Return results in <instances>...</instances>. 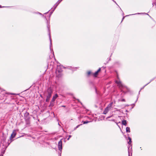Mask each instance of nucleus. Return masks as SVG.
Here are the masks:
<instances>
[{"mask_svg":"<svg viewBox=\"0 0 156 156\" xmlns=\"http://www.w3.org/2000/svg\"><path fill=\"white\" fill-rule=\"evenodd\" d=\"M52 93V89L51 87H48L47 89L44 92V95L46 97V102H48L51 97Z\"/></svg>","mask_w":156,"mask_h":156,"instance_id":"nucleus-1","label":"nucleus"},{"mask_svg":"<svg viewBox=\"0 0 156 156\" xmlns=\"http://www.w3.org/2000/svg\"><path fill=\"white\" fill-rule=\"evenodd\" d=\"M112 104L113 102H112L108 105L107 107L105 109V110L103 112V114H106L108 112V111L111 109Z\"/></svg>","mask_w":156,"mask_h":156,"instance_id":"nucleus-2","label":"nucleus"},{"mask_svg":"<svg viewBox=\"0 0 156 156\" xmlns=\"http://www.w3.org/2000/svg\"><path fill=\"white\" fill-rule=\"evenodd\" d=\"M115 83L118 84V86L120 89H123L125 88H127V87L124 85L120 80H116Z\"/></svg>","mask_w":156,"mask_h":156,"instance_id":"nucleus-3","label":"nucleus"},{"mask_svg":"<svg viewBox=\"0 0 156 156\" xmlns=\"http://www.w3.org/2000/svg\"><path fill=\"white\" fill-rule=\"evenodd\" d=\"M66 68V67L63 66H62L58 65L57 68L56 69V73H61L62 71V68Z\"/></svg>","mask_w":156,"mask_h":156,"instance_id":"nucleus-4","label":"nucleus"},{"mask_svg":"<svg viewBox=\"0 0 156 156\" xmlns=\"http://www.w3.org/2000/svg\"><path fill=\"white\" fill-rule=\"evenodd\" d=\"M46 20H47L46 19ZM47 27L49 33V39L50 41V48H51V35H50V26L49 24V22L48 23V21H47Z\"/></svg>","mask_w":156,"mask_h":156,"instance_id":"nucleus-5","label":"nucleus"},{"mask_svg":"<svg viewBox=\"0 0 156 156\" xmlns=\"http://www.w3.org/2000/svg\"><path fill=\"white\" fill-rule=\"evenodd\" d=\"M16 130H14L12 133L10 137V140H11L13 138H14L16 135Z\"/></svg>","mask_w":156,"mask_h":156,"instance_id":"nucleus-6","label":"nucleus"},{"mask_svg":"<svg viewBox=\"0 0 156 156\" xmlns=\"http://www.w3.org/2000/svg\"><path fill=\"white\" fill-rule=\"evenodd\" d=\"M62 141L61 140H60L58 142V148L59 150L61 151L62 149Z\"/></svg>","mask_w":156,"mask_h":156,"instance_id":"nucleus-7","label":"nucleus"},{"mask_svg":"<svg viewBox=\"0 0 156 156\" xmlns=\"http://www.w3.org/2000/svg\"><path fill=\"white\" fill-rule=\"evenodd\" d=\"M62 0H59L58 2L54 6V9H55L58 5L60 3V2H61Z\"/></svg>","mask_w":156,"mask_h":156,"instance_id":"nucleus-8","label":"nucleus"},{"mask_svg":"<svg viewBox=\"0 0 156 156\" xmlns=\"http://www.w3.org/2000/svg\"><path fill=\"white\" fill-rule=\"evenodd\" d=\"M58 96L57 94H55V95L53 96L51 101H52L54 102L55 100L58 97Z\"/></svg>","mask_w":156,"mask_h":156,"instance_id":"nucleus-9","label":"nucleus"},{"mask_svg":"<svg viewBox=\"0 0 156 156\" xmlns=\"http://www.w3.org/2000/svg\"><path fill=\"white\" fill-rule=\"evenodd\" d=\"M56 73V76L58 78L61 77L62 75V73Z\"/></svg>","mask_w":156,"mask_h":156,"instance_id":"nucleus-10","label":"nucleus"},{"mask_svg":"<svg viewBox=\"0 0 156 156\" xmlns=\"http://www.w3.org/2000/svg\"><path fill=\"white\" fill-rule=\"evenodd\" d=\"M54 101H51L50 102V104L49 105V107H53L54 106Z\"/></svg>","mask_w":156,"mask_h":156,"instance_id":"nucleus-11","label":"nucleus"},{"mask_svg":"<svg viewBox=\"0 0 156 156\" xmlns=\"http://www.w3.org/2000/svg\"><path fill=\"white\" fill-rule=\"evenodd\" d=\"M122 125L126 126L127 124L126 121V120H123L122 121Z\"/></svg>","mask_w":156,"mask_h":156,"instance_id":"nucleus-12","label":"nucleus"},{"mask_svg":"<svg viewBox=\"0 0 156 156\" xmlns=\"http://www.w3.org/2000/svg\"><path fill=\"white\" fill-rule=\"evenodd\" d=\"M128 139L129 140V142H128V144L130 145L131 142H132V141H131V138L129 137H128Z\"/></svg>","mask_w":156,"mask_h":156,"instance_id":"nucleus-13","label":"nucleus"},{"mask_svg":"<svg viewBox=\"0 0 156 156\" xmlns=\"http://www.w3.org/2000/svg\"><path fill=\"white\" fill-rule=\"evenodd\" d=\"M151 81H151H150L148 83H147V84H146L145 85L144 87H142V88H141V89H140V91H139V93H140V90H142V89H143L144 88V87H145L146 86H147V85H148L149 83H150Z\"/></svg>","mask_w":156,"mask_h":156,"instance_id":"nucleus-14","label":"nucleus"},{"mask_svg":"<svg viewBox=\"0 0 156 156\" xmlns=\"http://www.w3.org/2000/svg\"><path fill=\"white\" fill-rule=\"evenodd\" d=\"M126 131L127 132H130V128L129 127H127L126 128Z\"/></svg>","mask_w":156,"mask_h":156,"instance_id":"nucleus-15","label":"nucleus"},{"mask_svg":"<svg viewBox=\"0 0 156 156\" xmlns=\"http://www.w3.org/2000/svg\"><path fill=\"white\" fill-rule=\"evenodd\" d=\"M29 115V113L27 112H26V113L24 114V116L25 117H27V116H28Z\"/></svg>","mask_w":156,"mask_h":156,"instance_id":"nucleus-16","label":"nucleus"},{"mask_svg":"<svg viewBox=\"0 0 156 156\" xmlns=\"http://www.w3.org/2000/svg\"><path fill=\"white\" fill-rule=\"evenodd\" d=\"M98 73L97 72H96L95 73H94L93 76L95 77H96L98 75Z\"/></svg>","mask_w":156,"mask_h":156,"instance_id":"nucleus-17","label":"nucleus"},{"mask_svg":"<svg viewBox=\"0 0 156 156\" xmlns=\"http://www.w3.org/2000/svg\"><path fill=\"white\" fill-rule=\"evenodd\" d=\"M82 124H80L77 125L76 127H75L74 129V130H76L77 128H78Z\"/></svg>","mask_w":156,"mask_h":156,"instance_id":"nucleus-18","label":"nucleus"},{"mask_svg":"<svg viewBox=\"0 0 156 156\" xmlns=\"http://www.w3.org/2000/svg\"><path fill=\"white\" fill-rule=\"evenodd\" d=\"M55 9H54H54L52 10L50 12V16H51V14H52V13L53 12V11H54Z\"/></svg>","mask_w":156,"mask_h":156,"instance_id":"nucleus-19","label":"nucleus"},{"mask_svg":"<svg viewBox=\"0 0 156 156\" xmlns=\"http://www.w3.org/2000/svg\"><path fill=\"white\" fill-rule=\"evenodd\" d=\"M83 124H86V123H87L89 122L88 121H83Z\"/></svg>","mask_w":156,"mask_h":156,"instance_id":"nucleus-20","label":"nucleus"},{"mask_svg":"<svg viewBox=\"0 0 156 156\" xmlns=\"http://www.w3.org/2000/svg\"><path fill=\"white\" fill-rule=\"evenodd\" d=\"M91 72L90 71H88V72H87V75H89L90 74H91Z\"/></svg>","mask_w":156,"mask_h":156,"instance_id":"nucleus-21","label":"nucleus"},{"mask_svg":"<svg viewBox=\"0 0 156 156\" xmlns=\"http://www.w3.org/2000/svg\"><path fill=\"white\" fill-rule=\"evenodd\" d=\"M101 69L100 68L96 72L98 73V72L101 70Z\"/></svg>","mask_w":156,"mask_h":156,"instance_id":"nucleus-22","label":"nucleus"},{"mask_svg":"<svg viewBox=\"0 0 156 156\" xmlns=\"http://www.w3.org/2000/svg\"><path fill=\"white\" fill-rule=\"evenodd\" d=\"M71 137V135H69V137L67 139V140H69V138Z\"/></svg>","mask_w":156,"mask_h":156,"instance_id":"nucleus-23","label":"nucleus"},{"mask_svg":"<svg viewBox=\"0 0 156 156\" xmlns=\"http://www.w3.org/2000/svg\"><path fill=\"white\" fill-rule=\"evenodd\" d=\"M77 100H78V101L79 102H80V103H81V105H82V103L81 102H80V100H79V99H77Z\"/></svg>","mask_w":156,"mask_h":156,"instance_id":"nucleus-24","label":"nucleus"},{"mask_svg":"<svg viewBox=\"0 0 156 156\" xmlns=\"http://www.w3.org/2000/svg\"><path fill=\"white\" fill-rule=\"evenodd\" d=\"M142 14V13H136V14H133L132 15H135V14Z\"/></svg>","mask_w":156,"mask_h":156,"instance_id":"nucleus-25","label":"nucleus"},{"mask_svg":"<svg viewBox=\"0 0 156 156\" xmlns=\"http://www.w3.org/2000/svg\"><path fill=\"white\" fill-rule=\"evenodd\" d=\"M125 101L124 99H122V101Z\"/></svg>","mask_w":156,"mask_h":156,"instance_id":"nucleus-26","label":"nucleus"},{"mask_svg":"<svg viewBox=\"0 0 156 156\" xmlns=\"http://www.w3.org/2000/svg\"><path fill=\"white\" fill-rule=\"evenodd\" d=\"M114 2H115L117 5V4L116 3V2L115 1H114L113 0H112Z\"/></svg>","mask_w":156,"mask_h":156,"instance_id":"nucleus-27","label":"nucleus"},{"mask_svg":"<svg viewBox=\"0 0 156 156\" xmlns=\"http://www.w3.org/2000/svg\"><path fill=\"white\" fill-rule=\"evenodd\" d=\"M38 13L40 14V15H42L43 16V15H42L41 13H39V12H38Z\"/></svg>","mask_w":156,"mask_h":156,"instance_id":"nucleus-28","label":"nucleus"},{"mask_svg":"<svg viewBox=\"0 0 156 156\" xmlns=\"http://www.w3.org/2000/svg\"><path fill=\"white\" fill-rule=\"evenodd\" d=\"M125 17L124 16H123V17L122 18V21L123 20V19H124Z\"/></svg>","mask_w":156,"mask_h":156,"instance_id":"nucleus-29","label":"nucleus"},{"mask_svg":"<svg viewBox=\"0 0 156 156\" xmlns=\"http://www.w3.org/2000/svg\"><path fill=\"white\" fill-rule=\"evenodd\" d=\"M0 156H3V154H1V155H0Z\"/></svg>","mask_w":156,"mask_h":156,"instance_id":"nucleus-30","label":"nucleus"},{"mask_svg":"<svg viewBox=\"0 0 156 156\" xmlns=\"http://www.w3.org/2000/svg\"><path fill=\"white\" fill-rule=\"evenodd\" d=\"M11 142V141L10 143H8V145H9L10 144V143Z\"/></svg>","mask_w":156,"mask_h":156,"instance_id":"nucleus-31","label":"nucleus"},{"mask_svg":"<svg viewBox=\"0 0 156 156\" xmlns=\"http://www.w3.org/2000/svg\"><path fill=\"white\" fill-rule=\"evenodd\" d=\"M4 7V6H3V7H1V6H0V8H2V7Z\"/></svg>","mask_w":156,"mask_h":156,"instance_id":"nucleus-32","label":"nucleus"},{"mask_svg":"<svg viewBox=\"0 0 156 156\" xmlns=\"http://www.w3.org/2000/svg\"><path fill=\"white\" fill-rule=\"evenodd\" d=\"M62 107H65V106H62Z\"/></svg>","mask_w":156,"mask_h":156,"instance_id":"nucleus-33","label":"nucleus"},{"mask_svg":"<svg viewBox=\"0 0 156 156\" xmlns=\"http://www.w3.org/2000/svg\"><path fill=\"white\" fill-rule=\"evenodd\" d=\"M110 118V117H107V118Z\"/></svg>","mask_w":156,"mask_h":156,"instance_id":"nucleus-34","label":"nucleus"},{"mask_svg":"<svg viewBox=\"0 0 156 156\" xmlns=\"http://www.w3.org/2000/svg\"><path fill=\"white\" fill-rule=\"evenodd\" d=\"M58 125H59V126H60V124H59V123H58Z\"/></svg>","mask_w":156,"mask_h":156,"instance_id":"nucleus-35","label":"nucleus"},{"mask_svg":"<svg viewBox=\"0 0 156 156\" xmlns=\"http://www.w3.org/2000/svg\"><path fill=\"white\" fill-rule=\"evenodd\" d=\"M128 156H130V154H129V155H128Z\"/></svg>","mask_w":156,"mask_h":156,"instance_id":"nucleus-36","label":"nucleus"},{"mask_svg":"<svg viewBox=\"0 0 156 156\" xmlns=\"http://www.w3.org/2000/svg\"><path fill=\"white\" fill-rule=\"evenodd\" d=\"M133 105L134 106V105H135V104H133Z\"/></svg>","mask_w":156,"mask_h":156,"instance_id":"nucleus-37","label":"nucleus"},{"mask_svg":"<svg viewBox=\"0 0 156 156\" xmlns=\"http://www.w3.org/2000/svg\"><path fill=\"white\" fill-rule=\"evenodd\" d=\"M48 12H46V13H45L44 14H46V13H48Z\"/></svg>","mask_w":156,"mask_h":156,"instance_id":"nucleus-38","label":"nucleus"},{"mask_svg":"<svg viewBox=\"0 0 156 156\" xmlns=\"http://www.w3.org/2000/svg\"><path fill=\"white\" fill-rule=\"evenodd\" d=\"M137 99H138V98H137V99L136 100V102L137 101Z\"/></svg>","mask_w":156,"mask_h":156,"instance_id":"nucleus-39","label":"nucleus"},{"mask_svg":"<svg viewBox=\"0 0 156 156\" xmlns=\"http://www.w3.org/2000/svg\"><path fill=\"white\" fill-rule=\"evenodd\" d=\"M110 60V58L109 59V60Z\"/></svg>","mask_w":156,"mask_h":156,"instance_id":"nucleus-40","label":"nucleus"}]
</instances>
